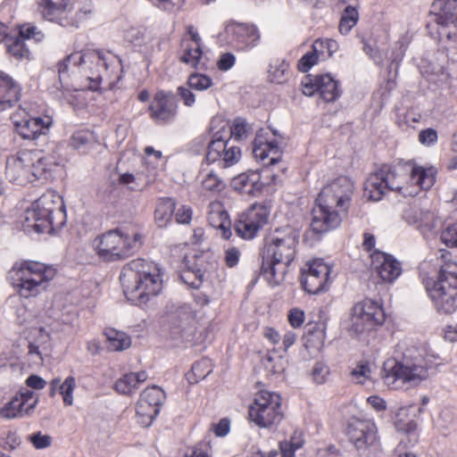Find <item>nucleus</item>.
<instances>
[{"label":"nucleus","instance_id":"e433bc0d","mask_svg":"<svg viewBox=\"0 0 457 457\" xmlns=\"http://www.w3.org/2000/svg\"><path fill=\"white\" fill-rule=\"evenodd\" d=\"M197 181L203 191L220 193L226 187V183L213 170H203L197 176Z\"/></svg>","mask_w":457,"mask_h":457},{"label":"nucleus","instance_id":"de8ad7c7","mask_svg":"<svg viewBox=\"0 0 457 457\" xmlns=\"http://www.w3.org/2000/svg\"><path fill=\"white\" fill-rule=\"evenodd\" d=\"M265 370L272 374L283 372L287 366V360L284 356L276 353H269L262 360Z\"/></svg>","mask_w":457,"mask_h":457},{"label":"nucleus","instance_id":"dca6fc26","mask_svg":"<svg viewBox=\"0 0 457 457\" xmlns=\"http://www.w3.org/2000/svg\"><path fill=\"white\" fill-rule=\"evenodd\" d=\"M10 120L15 131L27 140H35L46 135L53 123L52 117L35 116L22 106L12 113Z\"/></svg>","mask_w":457,"mask_h":457},{"label":"nucleus","instance_id":"f257e3e1","mask_svg":"<svg viewBox=\"0 0 457 457\" xmlns=\"http://www.w3.org/2000/svg\"><path fill=\"white\" fill-rule=\"evenodd\" d=\"M60 87L52 94L76 107L86 104L85 90L112 89L120 79L121 61L112 52L75 51L58 64Z\"/></svg>","mask_w":457,"mask_h":457},{"label":"nucleus","instance_id":"2f4dec72","mask_svg":"<svg viewBox=\"0 0 457 457\" xmlns=\"http://www.w3.org/2000/svg\"><path fill=\"white\" fill-rule=\"evenodd\" d=\"M403 217L409 224L416 226L422 233L432 230L436 227V221L433 213L423 211L418 207L411 206L407 208Z\"/></svg>","mask_w":457,"mask_h":457},{"label":"nucleus","instance_id":"b1692460","mask_svg":"<svg viewBox=\"0 0 457 457\" xmlns=\"http://www.w3.org/2000/svg\"><path fill=\"white\" fill-rule=\"evenodd\" d=\"M184 264L181 280L193 288H199L207 279L206 257L204 254L186 255Z\"/></svg>","mask_w":457,"mask_h":457},{"label":"nucleus","instance_id":"49530a36","mask_svg":"<svg viewBox=\"0 0 457 457\" xmlns=\"http://www.w3.org/2000/svg\"><path fill=\"white\" fill-rule=\"evenodd\" d=\"M436 427L442 431H449L456 425V412L452 406L446 405L441 408L436 419Z\"/></svg>","mask_w":457,"mask_h":457},{"label":"nucleus","instance_id":"79ce46f5","mask_svg":"<svg viewBox=\"0 0 457 457\" xmlns=\"http://www.w3.org/2000/svg\"><path fill=\"white\" fill-rule=\"evenodd\" d=\"M175 203L170 198H160L154 211V219L160 227L166 226L174 213Z\"/></svg>","mask_w":457,"mask_h":457},{"label":"nucleus","instance_id":"c85d7f7f","mask_svg":"<svg viewBox=\"0 0 457 457\" xmlns=\"http://www.w3.org/2000/svg\"><path fill=\"white\" fill-rule=\"evenodd\" d=\"M207 220L212 228L220 232L224 239H228L231 237V220L221 202L212 201L209 204Z\"/></svg>","mask_w":457,"mask_h":457},{"label":"nucleus","instance_id":"864d4df0","mask_svg":"<svg viewBox=\"0 0 457 457\" xmlns=\"http://www.w3.org/2000/svg\"><path fill=\"white\" fill-rule=\"evenodd\" d=\"M140 397L145 400V402L160 408L165 399V394L161 387L151 386L145 389L141 393Z\"/></svg>","mask_w":457,"mask_h":457},{"label":"nucleus","instance_id":"20e7f679","mask_svg":"<svg viewBox=\"0 0 457 457\" xmlns=\"http://www.w3.org/2000/svg\"><path fill=\"white\" fill-rule=\"evenodd\" d=\"M353 192V183L346 177H339L328 183L321 189L312 210V231L324 233L339 226L342 215L350 205Z\"/></svg>","mask_w":457,"mask_h":457},{"label":"nucleus","instance_id":"4be33fe9","mask_svg":"<svg viewBox=\"0 0 457 457\" xmlns=\"http://www.w3.org/2000/svg\"><path fill=\"white\" fill-rule=\"evenodd\" d=\"M39 4L47 20L55 21L62 27L78 26L79 18L74 12L71 0H41Z\"/></svg>","mask_w":457,"mask_h":457},{"label":"nucleus","instance_id":"1a4fd4ad","mask_svg":"<svg viewBox=\"0 0 457 457\" xmlns=\"http://www.w3.org/2000/svg\"><path fill=\"white\" fill-rule=\"evenodd\" d=\"M46 171L44 157L30 150H21L6 160L5 173L9 180L26 186L40 179Z\"/></svg>","mask_w":457,"mask_h":457},{"label":"nucleus","instance_id":"0e129e2a","mask_svg":"<svg viewBox=\"0 0 457 457\" xmlns=\"http://www.w3.org/2000/svg\"><path fill=\"white\" fill-rule=\"evenodd\" d=\"M126 38L135 46H142L147 44L149 38L138 29H130L126 33Z\"/></svg>","mask_w":457,"mask_h":457},{"label":"nucleus","instance_id":"ea45409f","mask_svg":"<svg viewBox=\"0 0 457 457\" xmlns=\"http://www.w3.org/2000/svg\"><path fill=\"white\" fill-rule=\"evenodd\" d=\"M160 408L145 402L139 397L136 404V418L137 423L143 427H149L156 416L159 414Z\"/></svg>","mask_w":457,"mask_h":457},{"label":"nucleus","instance_id":"f8f14e48","mask_svg":"<svg viewBox=\"0 0 457 457\" xmlns=\"http://www.w3.org/2000/svg\"><path fill=\"white\" fill-rule=\"evenodd\" d=\"M14 272L20 295L26 298L38 295L56 273L53 267L31 261L21 263Z\"/></svg>","mask_w":457,"mask_h":457},{"label":"nucleus","instance_id":"a211bd4d","mask_svg":"<svg viewBox=\"0 0 457 457\" xmlns=\"http://www.w3.org/2000/svg\"><path fill=\"white\" fill-rule=\"evenodd\" d=\"M397 172L398 168L395 166L392 169L384 167L370 174L364 187L367 196L373 201H379L388 190L401 195L400 180L395 176Z\"/></svg>","mask_w":457,"mask_h":457},{"label":"nucleus","instance_id":"4d7b16f0","mask_svg":"<svg viewBox=\"0 0 457 457\" xmlns=\"http://www.w3.org/2000/svg\"><path fill=\"white\" fill-rule=\"evenodd\" d=\"M411 39L412 32L411 30H406L400 36V38L395 43V53H394L393 61L395 62L402 59Z\"/></svg>","mask_w":457,"mask_h":457},{"label":"nucleus","instance_id":"c03bdc74","mask_svg":"<svg viewBox=\"0 0 457 457\" xmlns=\"http://www.w3.org/2000/svg\"><path fill=\"white\" fill-rule=\"evenodd\" d=\"M359 21V12L357 7L346 6L341 15L338 30L342 35H347Z\"/></svg>","mask_w":457,"mask_h":457},{"label":"nucleus","instance_id":"f03ea898","mask_svg":"<svg viewBox=\"0 0 457 457\" xmlns=\"http://www.w3.org/2000/svg\"><path fill=\"white\" fill-rule=\"evenodd\" d=\"M440 361V355L431 349L408 348L400 358L385 361L382 378L391 389L411 390L429 378Z\"/></svg>","mask_w":457,"mask_h":457},{"label":"nucleus","instance_id":"09e8293b","mask_svg":"<svg viewBox=\"0 0 457 457\" xmlns=\"http://www.w3.org/2000/svg\"><path fill=\"white\" fill-rule=\"evenodd\" d=\"M220 130H221L222 135L228 133L229 137L231 136L237 140H242L248 137L251 132V127L244 119L236 118L229 128V131H226L224 129Z\"/></svg>","mask_w":457,"mask_h":457},{"label":"nucleus","instance_id":"473e14b6","mask_svg":"<svg viewBox=\"0 0 457 457\" xmlns=\"http://www.w3.org/2000/svg\"><path fill=\"white\" fill-rule=\"evenodd\" d=\"M29 352L28 355L35 365H40L43 362L40 347L47 343L49 339L48 333L43 328H34L29 331Z\"/></svg>","mask_w":457,"mask_h":457},{"label":"nucleus","instance_id":"cd10ccee","mask_svg":"<svg viewBox=\"0 0 457 457\" xmlns=\"http://www.w3.org/2000/svg\"><path fill=\"white\" fill-rule=\"evenodd\" d=\"M37 403V398L33 391L22 389L0 409V416L5 419H13L29 413L35 408Z\"/></svg>","mask_w":457,"mask_h":457},{"label":"nucleus","instance_id":"4468645a","mask_svg":"<svg viewBox=\"0 0 457 457\" xmlns=\"http://www.w3.org/2000/svg\"><path fill=\"white\" fill-rule=\"evenodd\" d=\"M349 442L360 454H368L380 444L378 426L373 419L353 416L346 424Z\"/></svg>","mask_w":457,"mask_h":457},{"label":"nucleus","instance_id":"3c124183","mask_svg":"<svg viewBox=\"0 0 457 457\" xmlns=\"http://www.w3.org/2000/svg\"><path fill=\"white\" fill-rule=\"evenodd\" d=\"M289 64L284 60H277L270 65V78L275 83H282L287 79Z\"/></svg>","mask_w":457,"mask_h":457},{"label":"nucleus","instance_id":"423d86ee","mask_svg":"<svg viewBox=\"0 0 457 457\" xmlns=\"http://www.w3.org/2000/svg\"><path fill=\"white\" fill-rule=\"evenodd\" d=\"M66 222L62 197L54 190H48L35 200L25 211L21 221L27 233H52Z\"/></svg>","mask_w":457,"mask_h":457},{"label":"nucleus","instance_id":"6ab92c4d","mask_svg":"<svg viewBox=\"0 0 457 457\" xmlns=\"http://www.w3.org/2000/svg\"><path fill=\"white\" fill-rule=\"evenodd\" d=\"M432 12L438 26L436 37L439 41H455L457 34L447 28L457 21V0H436L432 4Z\"/></svg>","mask_w":457,"mask_h":457},{"label":"nucleus","instance_id":"bf43d9fd","mask_svg":"<svg viewBox=\"0 0 457 457\" xmlns=\"http://www.w3.org/2000/svg\"><path fill=\"white\" fill-rule=\"evenodd\" d=\"M443 244L449 247H457V223L446 226L440 236Z\"/></svg>","mask_w":457,"mask_h":457},{"label":"nucleus","instance_id":"a18cd8bd","mask_svg":"<svg viewBox=\"0 0 457 457\" xmlns=\"http://www.w3.org/2000/svg\"><path fill=\"white\" fill-rule=\"evenodd\" d=\"M338 50V44L333 39H318L312 45V51L320 61L331 57Z\"/></svg>","mask_w":457,"mask_h":457},{"label":"nucleus","instance_id":"4c0bfd02","mask_svg":"<svg viewBox=\"0 0 457 457\" xmlns=\"http://www.w3.org/2000/svg\"><path fill=\"white\" fill-rule=\"evenodd\" d=\"M76 388V379L72 376L67 377L62 382L60 378H54L51 382L52 395L58 392L65 406H71L74 402L73 392Z\"/></svg>","mask_w":457,"mask_h":457},{"label":"nucleus","instance_id":"69168bd1","mask_svg":"<svg viewBox=\"0 0 457 457\" xmlns=\"http://www.w3.org/2000/svg\"><path fill=\"white\" fill-rule=\"evenodd\" d=\"M438 139V135L434 129H426L419 133V142L425 146L434 145Z\"/></svg>","mask_w":457,"mask_h":457},{"label":"nucleus","instance_id":"774afa93","mask_svg":"<svg viewBox=\"0 0 457 457\" xmlns=\"http://www.w3.org/2000/svg\"><path fill=\"white\" fill-rule=\"evenodd\" d=\"M287 320L289 324L295 328H298L302 327L304 322L305 315L304 312L299 308H293L289 311L287 314Z\"/></svg>","mask_w":457,"mask_h":457},{"label":"nucleus","instance_id":"6e6552de","mask_svg":"<svg viewBox=\"0 0 457 457\" xmlns=\"http://www.w3.org/2000/svg\"><path fill=\"white\" fill-rule=\"evenodd\" d=\"M423 283L438 312L449 314L457 310V262H445L436 278H424Z\"/></svg>","mask_w":457,"mask_h":457},{"label":"nucleus","instance_id":"6e6d98bb","mask_svg":"<svg viewBox=\"0 0 457 457\" xmlns=\"http://www.w3.org/2000/svg\"><path fill=\"white\" fill-rule=\"evenodd\" d=\"M187 84L192 89L203 91L211 87L212 81V79L206 75L195 73L188 78Z\"/></svg>","mask_w":457,"mask_h":457},{"label":"nucleus","instance_id":"c9c22d12","mask_svg":"<svg viewBox=\"0 0 457 457\" xmlns=\"http://www.w3.org/2000/svg\"><path fill=\"white\" fill-rule=\"evenodd\" d=\"M388 42L387 34H384L381 38L378 37H372L368 39H363V51L371 60L377 64L383 62L385 59V49L384 46Z\"/></svg>","mask_w":457,"mask_h":457},{"label":"nucleus","instance_id":"58836bf2","mask_svg":"<svg viewBox=\"0 0 457 457\" xmlns=\"http://www.w3.org/2000/svg\"><path fill=\"white\" fill-rule=\"evenodd\" d=\"M98 144L95 133L88 129H79L69 139V146L77 151L85 152Z\"/></svg>","mask_w":457,"mask_h":457},{"label":"nucleus","instance_id":"052dcab7","mask_svg":"<svg viewBox=\"0 0 457 457\" xmlns=\"http://www.w3.org/2000/svg\"><path fill=\"white\" fill-rule=\"evenodd\" d=\"M352 379L357 384H365L370 378V369L367 364H358L351 371Z\"/></svg>","mask_w":457,"mask_h":457},{"label":"nucleus","instance_id":"603ef678","mask_svg":"<svg viewBox=\"0 0 457 457\" xmlns=\"http://www.w3.org/2000/svg\"><path fill=\"white\" fill-rule=\"evenodd\" d=\"M19 34L21 39L33 40L36 43L42 42L45 39L44 32L30 23L20 26Z\"/></svg>","mask_w":457,"mask_h":457},{"label":"nucleus","instance_id":"e2e57ef3","mask_svg":"<svg viewBox=\"0 0 457 457\" xmlns=\"http://www.w3.org/2000/svg\"><path fill=\"white\" fill-rule=\"evenodd\" d=\"M313 381L317 384H324L329 375V368L322 362H317L312 371Z\"/></svg>","mask_w":457,"mask_h":457},{"label":"nucleus","instance_id":"c756f323","mask_svg":"<svg viewBox=\"0 0 457 457\" xmlns=\"http://www.w3.org/2000/svg\"><path fill=\"white\" fill-rule=\"evenodd\" d=\"M261 174L257 171L241 173L231 180V187L236 191L247 195H256L262 190Z\"/></svg>","mask_w":457,"mask_h":457},{"label":"nucleus","instance_id":"39448f33","mask_svg":"<svg viewBox=\"0 0 457 457\" xmlns=\"http://www.w3.org/2000/svg\"><path fill=\"white\" fill-rule=\"evenodd\" d=\"M120 280L126 297L136 304H145L162 290L163 280L158 264L136 259L124 266Z\"/></svg>","mask_w":457,"mask_h":457},{"label":"nucleus","instance_id":"72a5a7b5","mask_svg":"<svg viewBox=\"0 0 457 457\" xmlns=\"http://www.w3.org/2000/svg\"><path fill=\"white\" fill-rule=\"evenodd\" d=\"M148 375L145 371L131 372L120 378L114 384L115 390L120 395L135 393L139 385L145 382Z\"/></svg>","mask_w":457,"mask_h":457},{"label":"nucleus","instance_id":"8fccbe9b","mask_svg":"<svg viewBox=\"0 0 457 457\" xmlns=\"http://www.w3.org/2000/svg\"><path fill=\"white\" fill-rule=\"evenodd\" d=\"M235 229H236L237 234L241 238L247 239V240L254 238L257 236L258 232L260 231L255 227V225L251 223L242 214H240L238 217Z\"/></svg>","mask_w":457,"mask_h":457},{"label":"nucleus","instance_id":"9b49d317","mask_svg":"<svg viewBox=\"0 0 457 457\" xmlns=\"http://www.w3.org/2000/svg\"><path fill=\"white\" fill-rule=\"evenodd\" d=\"M251 422L260 428H272L284 419L280 395L269 390H259L248 408Z\"/></svg>","mask_w":457,"mask_h":457},{"label":"nucleus","instance_id":"412c9836","mask_svg":"<svg viewBox=\"0 0 457 457\" xmlns=\"http://www.w3.org/2000/svg\"><path fill=\"white\" fill-rule=\"evenodd\" d=\"M332 267L322 259H315L309 262L307 270H303L302 285L309 294H319L323 291L328 281Z\"/></svg>","mask_w":457,"mask_h":457},{"label":"nucleus","instance_id":"bb28decb","mask_svg":"<svg viewBox=\"0 0 457 457\" xmlns=\"http://www.w3.org/2000/svg\"><path fill=\"white\" fill-rule=\"evenodd\" d=\"M202 40L198 32L192 26L187 27V32L181 40L180 61L192 68L204 66L202 63Z\"/></svg>","mask_w":457,"mask_h":457},{"label":"nucleus","instance_id":"0eeeda50","mask_svg":"<svg viewBox=\"0 0 457 457\" xmlns=\"http://www.w3.org/2000/svg\"><path fill=\"white\" fill-rule=\"evenodd\" d=\"M142 244V236L134 226H121L98 237L92 246L104 262H117L130 256Z\"/></svg>","mask_w":457,"mask_h":457},{"label":"nucleus","instance_id":"7ed1b4c3","mask_svg":"<svg viewBox=\"0 0 457 457\" xmlns=\"http://www.w3.org/2000/svg\"><path fill=\"white\" fill-rule=\"evenodd\" d=\"M298 233L291 227L276 228L265 238L262 276L271 286L280 285L293 262L298 245Z\"/></svg>","mask_w":457,"mask_h":457},{"label":"nucleus","instance_id":"680f3d73","mask_svg":"<svg viewBox=\"0 0 457 457\" xmlns=\"http://www.w3.org/2000/svg\"><path fill=\"white\" fill-rule=\"evenodd\" d=\"M420 116L413 111H406L404 113H400L397 117L396 122L402 129L413 127L414 124L420 121Z\"/></svg>","mask_w":457,"mask_h":457},{"label":"nucleus","instance_id":"7c9ffc66","mask_svg":"<svg viewBox=\"0 0 457 457\" xmlns=\"http://www.w3.org/2000/svg\"><path fill=\"white\" fill-rule=\"evenodd\" d=\"M20 97V86L9 75L0 71V112L12 107Z\"/></svg>","mask_w":457,"mask_h":457},{"label":"nucleus","instance_id":"2eb2a0df","mask_svg":"<svg viewBox=\"0 0 457 457\" xmlns=\"http://www.w3.org/2000/svg\"><path fill=\"white\" fill-rule=\"evenodd\" d=\"M261 35L253 24L227 21L223 30L218 35L220 45L228 46L237 51H247L256 46Z\"/></svg>","mask_w":457,"mask_h":457},{"label":"nucleus","instance_id":"5701e85b","mask_svg":"<svg viewBox=\"0 0 457 457\" xmlns=\"http://www.w3.org/2000/svg\"><path fill=\"white\" fill-rule=\"evenodd\" d=\"M282 137L264 133L256 135L253 143V154L256 160L265 162V165H273L281 160Z\"/></svg>","mask_w":457,"mask_h":457},{"label":"nucleus","instance_id":"393cba45","mask_svg":"<svg viewBox=\"0 0 457 457\" xmlns=\"http://www.w3.org/2000/svg\"><path fill=\"white\" fill-rule=\"evenodd\" d=\"M370 260L373 272L385 283H393L402 273L401 263L392 255L376 250Z\"/></svg>","mask_w":457,"mask_h":457},{"label":"nucleus","instance_id":"aec40b11","mask_svg":"<svg viewBox=\"0 0 457 457\" xmlns=\"http://www.w3.org/2000/svg\"><path fill=\"white\" fill-rule=\"evenodd\" d=\"M302 87L305 96L319 93L325 102H333L341 96L339 81L331 73L307 76L302 81Z\"/></svg>","mask_w":457,"mask_h":457},{"label":"nucleus","instance_id":"37998d69","mask_svg":"<svg viewBox=\"0 0 457 457\" xmlns=\"http://www.w3.org/2000/svg\"><path fill=\"white\" fill-rule=\"evenodd\" d=\"M145 164L148 167L150 171L156 173L165 169L167 158L162 155L161 151L155 150L153 146H146L145 148Z\"/></svg>","mask_w":457,"mask_h":457},{"label":"nucleus","instance_id":"5fc2aeb1","mask_svg":"<svg viewBox=\"0 0 457 457\" xmlns=\"http://www.w3.org/2000/svg\"><path fill=\"white\" fill-rule=\"evenodd\" d=\"M7 50L11 55L18 60L29 59L30 52L26 46L24 40L21 37L15 38L7 46Z\"/></svg>","mask_w":457,"mask_h":457},{"label":"nucleus","instance_id":"338daca9","mask_svg":"<svg viewBox=\"0 0 457 457\" xmlns=\"http://www.w3.org/2000/svg\"><path fill=\"white\" fill-rule=\"evenodd\" d=\"M320 62L313 51L305 54L298 62V69L302 72H307L313 65Z\"/></svg>","mask_w":457,"mask_h":457},{"label":"nucleus","instance_id":"9d476101","mask_svg":"<svg viewBox=\"0 0 457 457\" xmlns=\"http://www.w3.org/2000/svg\"><path fill=\"white\" fill-rule=\"evenodd\" d=\"M386 320L382 304L372 299H364L356 303L350 310L349 316L344 320L345 328L356 336L366 335Z\"/></svg>","mask_w":457,"mask_h":457},{"label":"nucleus","instance_id":"f704fd0d","mask_svg":"<svg viewBox=\"0 0 457 457\" xmlns=\"http://www.w3.org/2000/svg\"><path fill=\"white\" fill-rule=\"evenodd\" d=\"M271 205L269 203H256L241 214L260 230L268 223Z\"/></svg>","mask_w":457,"mask_h":457},{"label":"nucleus","instance_id":"ddd939ff","mask_svg":"<svg viewBox=\"0 0 457 457\" xmlns=\"http://www.w3.org/2000/svg\"><path fill=\"white\" fill-rule=\"evenodd\" d=\"M397 168L398 172L395 176L400 180L403 196H414L420 191L429 190L436 182L437 169L433 165L409 162Z\"/></svg>","mask_w":457,"mask_h":457},{"label":"nucleus","instance_id":"a19ab883","mask_svg":"<svg viewBox=\"0 0 457 457\" xmlns=\"http://www.w3.org/2000/svg\"><path fill=\"white\" fill-rule=\"evenodd\" d=\"M107 347L111 351L120 352L128 349L131 345V338L125 332L108 328L104 330Z\"/></svg>","mask_w":457,"mask_h":457},{"label":"nucleus","instance_id":"a878e982","mask_svg":"<svg viewBox=\"0 0 457 457\" xmlns=\"http://www.w3.org/2000/svg\"><path fill=\"white\" fill-rule=\"evenodd\" d=\"M178 105L170 93L157 92L149 107V115L157 123H167L172 120L177 113Z\"/></svg>","mask_w":457,"mask_h":457},{"label":"nucleus","instance_id":"13d9d810","mask_svg":"<svg viewBox=\"0 0 457 457\" xmlns=\"http://www.w3.org/2000/svg\"><path fill=\"white\" fill-rule=\"evenodd\" d=\"M28 440L37 450L49 447L53 442V439L49 435L44 434L40 431L29 435Z\"/></svg>","mask_w":457,"mask_h":457},{"label":"nucleus","instance_id":"f3484780","mask_svg":"<svg viewBox=\"0 0 457 457\" xmlns=\"http://www.w3.org/2000/svg\"><path fill=\"white\" fill-rule=\"evenodd\" d=\"M241 157V149L229 141L228 133L222 135L221 130H219L212 135L206 153L209 162H217L222 168H228L237 164Z\"/></svg>","mask_w":457,"mask_h":457}]
</instances>
